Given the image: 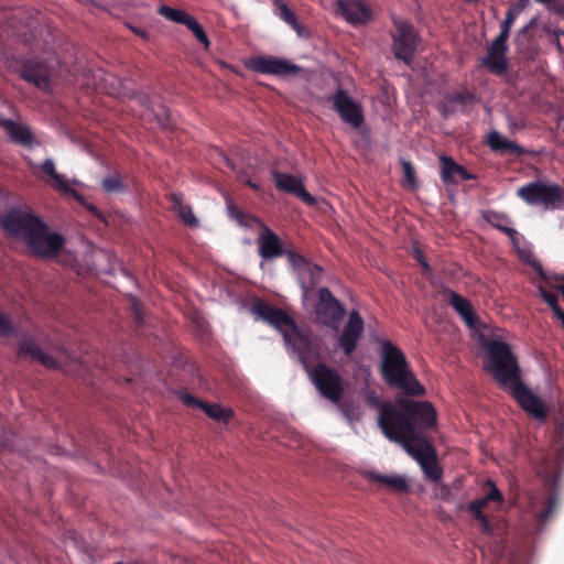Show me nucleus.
<instances>
[{"instance_id":"obj_1","label":"nucleus","mask_w":564,"mask_h":564,"mask_svg":"<svg viewBox=\"0 0 564 564\" xmlns=\"http://www.w3.org/2000/svg\"><path fill=\"white\" fill-rule=\"evenodd\" d=\"M251 312L258 319L272 325L282 334L286 347L300 359L321 395L338 403L344 393L341 376L323 362L312 367L319 359L318 350L308 336L299 330L293 319L284 311L261 301L252 305Z\"/></svg>"},{"instance_id":"obj_2","label":"nucleus","mask_w":564,"mask_h":564,"mask_svg":"<svg viewBox=\"0 0 564 564\" xmlns=\"http://www.w3.org/2000/svg\"><path fill=\"white\" fill-rule=\"evenodd\" d=\"M380 429L388 440L395 442L420 465L431 481H438L443 469L437 462L434 446L424 435H416L406 417L399 414L391 404L382 405Z\"/></svg>"},{"instance_id":"obj_3","label":"nucleus","mask_w":564,"mask_h":564,"mask_svg":"<svg viewBox=\"0 0 564 564\" xmlns=\"http://www.w3.org/2000/svg\"><path fill=\"white\" fill-rule=\"evenodd\" d=\"M486 349L489 358L486 370L494 376L499 386L512 393L524 411L543 421L544 403L520 382V369L510 347L500 340H491Z\"/></svg>"},{"instance_id":"obj_4","label":"nucleus","mask_w":564,"mask_h":564,"mask_svg":"<svg viewBox=\"0 0 564 564\" xmlns=\"http://www.w3.org/2000/svg\"><path fill=\"white\" fill-rule=\"evenodd\" d=\"M0 224L9 236L25 243L36 257L52 259L57 256L65 243L62 235L50 230L45 223L29 209L11 208Z\"/></svg>"},{"instance_id":"obj_5","label":"nucleus","mask_w":564,"mask_h":564,"mask_svg":"<svg viewBox=\"0 0 564 564\" xmlns=\"http://www.w3.org/2000/svg\"><path fill=\"white\" fill-rule=\"evenodd\" d=\"M381 373L384 381L406 394L421 395L424 388L419 383L409 368L404 354L390 341L381 345Z\"/></svg>"},{"instance_id":"obj_6","label":"nucleus","mask_w":564,"mask_h":564,"mask_svg":"<svg viewBox=\"0 0 564 564\" xmlns=\"http://www.w3.org/2000/svg\"><path fill=\"white\" fill-rule=\"evenodd\" d=\"M517 195L530 206L556 209L564 198L563 188L552 182L533 181L517 189Z\"/></svg>"},{"instance_id":"obj_7","label":"nucleus","mask_w":564,"mask_h":564,"mask_svg":"<svg viewBox=\"0 0 564 564\" xmlns=\"http://www.w3.org/2000/svg\"><path fill=\"white\" fill-rule=\"evenodd\" d=\"M230 217L234 218L240 226L252 227L258 225L261 232L258 238L259 253L264 259L276 258L283 253L282 245L278 235L268 228L260 219L243 215L232 206L228 207Z\"/></svg>"},{"instance_id":"obj_8","label":"nucleus","mask_w":564,"mask_h":564,"mask_svg":"<svg viewBox=\"0 0 564 564\" xmlns=\"http://www.w3.org/2000/svg\"><path fill=\"white\" fill-rule=\"evenodd\" d=\"M345 315L343 305L336 300L327 288L318 291V301L315 305L316 322L337 330Z\"/></svg>"},{"instance_id":"obj_9","label":"nucleus","mask_w":564,"mask_h":564,"mask_svg":"<svg viewBox=\"0 0 564 564\" xmlns=\"http://www.w3.org/2000/svg\"><path fill=\"white\" fill-rule=\"evenodd\" d=\"M401 408L402 412L397 409L395 411L409 420L416 435H423V431L433 426L436 422L435 410L429 402L406 400L401 402Z\"/></svg>"},{"instance_id":"obj_10","label":"nucleus","mask_w":564,"mask_h":564,"mask_svg":"<svg viewBox=\"0 0 564 564\" xmlns=\"http://www.w3.org/2000/svg\"><path fill=\"white\" fill-rule=\"evenodd\" d=\"M395 26L397 34L392 45L394 56L409 65L417 50L420 39L406 21H395Z\"/></svg>"},{"instance_id":"obj_11","label":"nucleus","mask_w":564,"mask_h":564,"mask_svg":"<svg viewBox=\"0 0 564 564\" xmlns=\"http://www.w3.org/2000/svg\"><path fill=\"white\" fill-rule=\"evenodd\" d=\"M286 256L303 291V299L306 300L308 293L319 282L322 269L317 264L307 261L299 253L288 251Z\"/></svg>"},{"instance_id":"obj_12","label":"nucleus","mask_w":564,"mask_h":564,"mask_svg":"<svg viewBox=\"0 0 564 564\" xmlns=\"http://www.w3.org/2000/svg\"><path fill=\"white\" fill-rule=\"evenodd\" d=\"M329 100L339 117L352 128H359L364 122L362 109L359 102L345 90L338 89Z\"/></svg>"},{"instance_id":"obj_13","label":"nucleus","mask_w":564,"mask_h":564,"mask_svg":"<svg viewBox=\"0 0 564 564\" xmlns=\"http://www.w3.org/2000/svg\"><path fill=\"white\" fill-rule=\"evenodd\" d=\"M249 67L260 74L275 76L294 75L302 70L290 61L274 56H254L250 59Z\"/></svg>"},{"instance_id":"obj_14","label":"nucleus","mask_w":564,"mask_h":564,"mask_svg":"<svg viewBox=\"0 0 564 564\" xmlns=\"http://www.w3.org/2000/svg\"><path fill=\"white\" fill-rule=\"evenodd\" d=\"M20 357H30L32 360L39 361L46 368H63L66 367L72 359L66 350H58L56 357L42 351L39 346L32 340H24L19 350Z\"/></svg>"},{"instance_id":"obj_15","label":"nucleus","mask_w":564,"mask_h":564,"mask_svg":"<svg viewBox=\"0 0 564 564\" xmlns=\"http://www.w3.org/2000/svg\"><path fill=\"white\" fill-rule=\"evenodd\" d=\"M158 11L167 20L186 25L205 47L209 46L207 34L193 15L188 14L184 10L174 9L167 6H161Z\"/></svg>"},{"instance_id":"obj_16","label":"nucleus","mask_w":564,"mask_h":564,"mask_svg":"<svg viewBox=\"0 0 564 564\" xmlns=\"http://www.w3.org/2000/svg\"><path fill=\"white\" fill-rule=\"evenodd\" d=\"M362 332L364 321L360 314L354 310L349 313L348 321L338 338V344L346 355H350L356 349Z\"/></svg>"},{"instance_id":"obj_17","label":"nucleus","mask_w":564,"mask_h":564,"mask_svg":"<svg viewBox=\"0 0 564 564\" xmlns=\"http://www.w3.org/2000/svg\"><path fill=\"white\" fill-rule=\"evenodd\" d=\"M336 12L352 25L366 24L371 19L370 8L359 0H338Z\"/></svg>"},{"instance_id":"obj_18","label":"nucleus","mask_w":564,"mask_h":564,"mask_svg":"<svg viewBox=\"0 0 564 564\" xmlns=\"http://www.w3.org/2000/svg\"><path fill=\"white\" fill-rule=\"evenodd\" d=\"M21 75L23 79L43 91H50L52 88V78L54 76L52 66L28 62L23 66Z\"/></svg>"},{"instance_id":"obj_19","label":"nucleus","mask_w":564,"mask_h":564,"mask_svg":"<svg viewBox=\"0 0 564 564\" xmlns=\"http://www.w3.org/2000/svg\"><path fill=\"white\" fill-rule=\"evenodd\" d=\"M272 176L276 188L292 193L301 198L307 205H314L315 198L305 189L303 178L291 174L273 171Z\"/></svg>"},{"instance_id":"obj_20","label":"nucleus","mask_w":564,"mask_h":564,"mask_svg":"<svg viewBox=\"0 0 564 564\" xmlns=\"http://www.w3.org/2000/svg\"><path fill=\"white\" fill-rule=\"evenodd\" d=\"M488 485L490 486V489L487 492V495L482 498L476 499L475 501L470 502L468 506V511L473 514V517L476 520L479 521L482 531L487 534H490L492 532V529L487 518L482 513V509L487 506L489 501L501 502L503 500V496L492 482L488 481Z\"/></svg>"},{"instance_id":"obj_21","label":"nucleus","mask_w":564,"mask_h":564,"mask_svg":"<svg viewBox=\"0 0 564 564\" xmlns=\"http://www.w3.org/2000/svg\"><path fill=\"white\" fill-rule=\"evenodd\" d=\"M181 400L184 402V404L188 406L200 409L203 412L206 413V415H208L210 419L217 422L226 423L234 415L232 410L229 408H223L221 405L216 403L209 404L199 401L188 393H183L181 395Z\"/></svg>"},{"instance_id":"obj_22","label":"nucleus","mask_w":564,"mask_h":564,"mask_svg":"<svg viewBox=\"0 0 564 564\" xmlns=\"http://www.w3.org/2000/svg\"><path fill=\"white\" fill-rule=\"evenodd\" d=\"M441 162V180L445 184H456L458 180L467 181L474 178V175L467 172V170L456 163L452 158L442 155L440 156Z\"/></svg>"},{"instance_id":"obj_23","label":"nucleus","mask_w":564,"mask_h":564,"mask_svg":"<svg viewBox=\"0 0 564 564\" xmlns=\"http://www.w3.org/2000/svg\"><path fill=\"white\" fill-rule=\"evenodd\" d=\"M0 127L14 143L20 145H31L33 143V135L28 126L11 119H0Z\"/></svg>"},{"instance_id":"obj_24","label":"nucleus","mask_w":564,"mask_h":564,"mask_svg":"<svg viewBox=\"0 0 564 564\" xmlns=\"http://www.w3.org/2000/svg\"><path fill=\"white\" fill-rule=\"evenodd\" d=\"M561 469V454L554 456L543 457L536 465V473L540 477L545 479L547 489L551 490L555 487L558 473Z\"/></svg>"},{"instance_id":"obj_25","label":"nucleus","mask_w":564,"mask_h":564,"mask_svg":"<svg viewBox=\"0 0 564 564\" xmlns=\"http://www.w3.org/2000/svg\"><path fill=\"white\" fill-rule=\"evenodd\" d=\"M556 503L555 496L534 494L530 496V509L541 523H545L552 514Z\"/></svg>"},{"instance_id":"obj_26","label":"nucleus","mask_w":564,"mask_h":564,"mask_svg":"<svg viewBox=\"0 0 564 564\" xmlns=\"http://www.w3.org/2000/svg\"><path fill=\"white\" fill-rule=\"evenodd\" d=\"M367 477L372 480L380 482L382 486L388 488L389 490L395 492H408L410 490V485L408 478L402 475H381L376 471L367 473Z\"/></svg>"},{"instance_id":"obj_27","label":"nucleus","mask_w":564,"mask_h":564,"mask_svg":"<svg viewBox=\"0 0 564 564\" xmlns=\"http://www.w3.org/2000/svg\"><path fill=\"white\" fill-rule=\"evenodd\" d=\"M506 53L507 51H505V48L489 46L488 53L484 57L482 63L490 72L495 74H502L508 67Z\"/></svg>"},{"instance_id":"obj_28","label":"nucleus","mask_w":564,"mask_h":564,"mask_svg":"<svg viewBox=\"0 0 564 564\" xmlns=\"http://www.w3.org/2000/svg\"><path fill=\"white\" fill-rule=\"evenodd\" d=\"M172 208L183 223L189 227H198L199 220L194 215L192 207L183 200L181 194H172Z\"/></svg>"},{"instance_id":"obj_29","label":"nucleus","mask_w":564,"mask_h":564,"mask_svg":"<svg viewBox=\"0 0 564 564\" xmlns=\"http://www.w3.org/2000/svg\"><path fill=\"white\" fill-rule=\"evenodd\" d=\"M448 301L449 304L454 307V310L462 316L465 323L469 327H473L475 323V316L471 303L456 292L449 293Z\"/></svg>"},{"instance_id":"obj_30","label":"nucleus","mask_w":564,"mask_h":564,"mask_svg":"<svg viewBox=\"0 0 564 564\" xmlns=\"http://www.w3.org/2000/svg\"><path fill=\"white\" fill-rule=\"evenodd\" d=\"M487 142L494 151L511 152L520 154L523 152L522 148L513 141L505 138L498 131H491L487 135Z\"/></svg>"},{"instance_id":"obj_31","label":"nucleus","mask_w":564,"mask_h":564,"mask_svg":"<svg viewBox=\"0 0 564 564\" xmlns=\"http://www.w3.org/2000/svg\"><path fill=\"white\" fill-rule=\"evenodd\" d=\"M41 170L46 175L51 176L53 181L55 182V187L63 192H69L70 187L68 182L66 181L65 176L62 174H58L55 170V163L52 159H46L42 165Z\"/></svg>"},{"instance_id":"obj_32","label":"nucleus","mask_w":564,"mask_h":564,"mask_svg":"<svg viewBox=\"0 0 564 564\" xmlns=\"http://www.w3.org/2000/svg\"><path fill=\"white\" fill-rule=\"evenodd\" d=\"M276 14L289 25H291L299 34H301V26L296 20L293 11L289 9L283 0H273Z\"/></svg>"},{"instance_id":"obj_33","label":"nucleus","mask_w":564,"mask_h":564,"mask_svg":"<svg viewBox=\"0 0 564 564\" xmlns=\"http://www.w3.org/2000/svg\"><path fill=\"white\" fill-rule=\"evenodd\" d=\"M335 404L337 405L338 410L343 413V415L348 422L352 423L359 420L361 412L358 406L348 404L346 402H340V400L338 401V403Z\"/></svg>"},{"instance_id":"obj_34","label":"nucleus","mask_w":564,"mask_h":564,"mask_svg":"<svg viewBox=\"0 0 564 564\" xmlns=\"http://www.w3.org/2000/svg\"><path fill=\"white\" fill-rule=\"evenodd\" d=\"M494 219H496L497 221L492 220V225L497 229H499L502 232L507 234L509 236V238L512 240V242L516 243L517 238H518V232H517L516 229L505 225V223H508L507 218L501 217L499 215H494Z\"/></svg>"},{"instance_id":"obj_35","label":"nucleus","mask_w":564,"mask_h":564,"mask_svg":"<svg viewBox=\"0 0 564 564\" xmlns=\"http://www.w3.org/2000/svg\"><path fill=\"white\" fill-rule=\"evenodd\" d=\"M104 188L109 193L122 191L123 186L118 175H111L102 181Z\"/></svg>"},{"instance_id":"obj_36","label":"nucleus","mask_w":564,"mask_h":564,"mask_svg":"<svg viewBox=\"0 0 564 564\" xmlns=\"http://www.w3.org/2000/svg\"><path fill=\"white\" fill-rule=\"evenodd\" d=\"M402 167H403V172H404L406 182L413 186L415 184V177H414V170H413L411 163L403 161Z\"/></svg>"},{"instance_id":"obj_37","label":"nucleus","mask_w":564,"mask_h":564,"mask_svg":"<svg viewBox=\"0 0 564 564\" xmlns=\"http://www.w3.org/2000/svg\"><path fill=\"white\" fill-rule=\"evenodd\" d=\"M508 37H509V32L501 30L500 34L495 39V41L492 42V44L490 46H494L496 48H505V51H507L506 42H507Z\"/></svg>"},{"instance_id":"obj_38","label":"nucleus","mask_w":564,"mask_h":564,"mask_svg":"<svg viewBox=\"0 0 564 564\" xmlns=\"http://www.w3.org/2000/svg\"><path fill=\"white\" fill-rule=\"evenodd\" d=\"M514 12L513 10H509L506 14V18L501 24V30L506 31V32H510V29H511V25L513 24L514 22Z\"/></svg>"},{"instance_id":"obj_39","label":"nucleus","mask_w":564,"mask_h":564,"mask_svg":"<svg viewBox=\"0 0 564 564\" xmlns=\"http://www.w3.org/2000/svg\"><path fill=\"white\" fill-rule=\"evenodd\" d=\"M413 256L417 262H420L425 271H430V265L425 261L423 252L419 248H414Z\"/></svg>"},{"instance_id":"obj_40","label":"nucleus","mask_w":564,"mask_h":564,"mask_svg":"<svg viewBox=\"0 0 564 564\" xmlns=\"http://www.w3.org/2000/svg\"><path fill=\"white\" fill-rule=\"evenodd\" d=\"M542 296H543L544 301L551 306L552 310L558 306L556 294L543 291Z\"/></svg>"},{"instance_id":"obj_41","label":"nucleus","mask_w":564,"mask_h":564,"mask_svg":"<svg viewBox=\"0 0 564 564\" xmlns=\"http://www.w3.org/2000/svg\"><path fill=\"white\" fill-rule=\"evenodd\" d=\"M11 332V325L4 315L0 313V335H8Z\"/></svg>"},{"instance_id":"obj_42","label":"nucleus","mask_w":564,"mask_h":564,"mask_svg":"<svg viewBox=\"0 0 564 564\" xmlns=\"http://www.w3.org/2000/svg\"><path fill=\"white\" fill-rule=\"evenodd\" d=\"M368 400L372 405L379 408V412H381L382 405L386 404H391L395 409V406L391 402H379V400L373 395L369 397ZM379 417H381V413H379ZM378 424L380 425V419H378Z\"/></svg>"},{"instance_id":"obj_43","label":"nucleus","mask_w":564,"mask_h":564,"mask_svg":"<svg viewBox=\"0 0 564 564\" xmlns=\"http://www.w3.org/2000/svg\"><path fill=\"white\" fill-rule=\"evenodd\" d=\"M237 176H238V178H239L241 182L246 183V184H247V185H249L251 188H253V189H258V188H259L258 184H256V183L251 182V180H250V178H248V177H247V175H246L245 173H238V174H237Z\"/></svg>"},{"instance_id":"obj_44","label":"nucleus","mask_w":564,"mask_h":564,"mask_svg":"<svg viewBox=\"0 0 564 564\" xmlns=\"http://www.w3.org/2000/svg\"><path fill=\"white\" fill-rule=\"evenodd\" d=\"M552 311H553L554 315H555L560 321L564 319V311H563L561 307H558V306H557V307L553 308Z\"/></svg>"},{"instance_id":"obj_45","label":"nucleus","mask_w":564,"mask_h":564,"mask_svg":"<svg viewBox=\"0 0 564 564\" xmlns=\"http://www.w3.org/2000/svg\"><path fill=\"white\" fill-rule=\"evenodd\" d=\"M132 31H133L135 34H138V35H140V36H142V37H144V39H147V37H148L147 32H144V31H142V30H139V29L133 28V29H132Z\"/></svg>"},{"instance_id":"obj_46","label":"nucleus","mask_w":564,"mask_h":564,"mask_svg":"<svg viewBox=\"0 0 564 564\" xmlns=\"http://www.w3.org/2000/svg\"><path fill=\"white\" fill-rule=\"evenodd\" d=\"M538 1L541 3H544V4H550L552 2V0H538Z\"/></svg>"},{"instance_id":"obj_47","label":"nucleus","mask_w":564,"mask_h":564,"mask_svg":"<svg viewBox=\"0 0 564 564\" xmlns=\"http://www.w3.org/2000/svg\"><path fill=\"white\" fill-rule=\"evenodd\" d=\"M557 430L560 431V433L562 434L564 432V425H557Z\"/></svg>"}]
</instances>
